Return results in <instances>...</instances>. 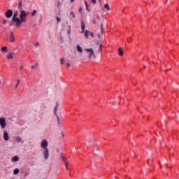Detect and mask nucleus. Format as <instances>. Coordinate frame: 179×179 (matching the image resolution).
I'll return each instance as SVG.
<instances>
[{
  "instance_id": "0eeeda50",
  "label": "nucleus",
  "mask_w": 179,
  "mask_h": 179,
  "mask_svg": "<svg viewBox=\"0 0 179 179\" xmlns=\"http://www.w3.org/2000/svg\"><path fill=\"white\" fill-rule=\"evenodd\" d=\"M62 161L64 163L66 169L68 170V164H69V162L68 161V159L64 156H62Z\"/></svg>"
},
{
  "instance_id": "58836bf2",
  "label": "nucleus",
  "mask_w": 179,
  "mask_h": 179,
  "mask_svg": "<svg viewBox=\"0 0 179 179\" xmlns=\"http://www.w3.org/2000/svg\"><path fill=\"white\" fill-rule=\"evenodd\" d=\"M92 23L94 24H96V20H93V21H92Z\"/></svg>"
},
{
  "instance_id": "f704fd0d",
  "label": "nucleus",
  "mask_w": 179,
  "mask_h": 179,
  "mask_svg": "<svg viewBox=\"0 0 179 179\" xmlns=\"http://www.w3.org/2000/svg\"><path fill=\"white\" fill-rule=\"evenodd\" d=\"M84 3H85V7L89 6V5H87V1H84Z\"/></svg>"
},
{
  "instance_id": "c756f323",
  "label": "nucleus",
  "mask_w": 179,
  "mask_h": 179,
  "mask_svg": "<svg viewBox=\"0 0 179 179\" xmlns=\"http://www.w3.org/2000/svg\"><path fill=\"white\" fill-rule=\"evenodd\" d=\"M56 19H57V23H59V22H61V19L59 17H56Z\"/></svg>"
},
{
  "instance_id": "dca6fc26",
  "label": "nucleus",
  "mask_w": 179,
  "mask_h": 179,
  "mask_svg": "<svg viewBox=\"0 0 179 179\" xmlns=\"http://www.w3.org/2000/svg\"><path fill=\"white\" fill-rule=\"evenodd\" d=\"M20 172V171L19 170V169H15L14 171H13V174L15 176H17V174H19V173Z\"/></svg>"
},
{
  "instance_id": "c03bdc74",
  "label": "nucleus",
  "mask_w": 179,
  "mask_h": 179,
  "mask_svg": "<svg viewBox=\"0 0 179 179\" xmlns=\"http://www.w3.org/2000/svg\"><path fill=\"white\" fill-rule=\"evenodd\" d=\"M80 10H82V8H80L79 11L80 12Z\"/></svg>"
},
{
  "instance_id": "a19ab883",
  "label": "nucleus",
  "mask_w": 179,
  "mask_h": 179,
  "mask_svg": "<svg viewBox=\"0 0 179 179\" xmlns=\"http://www.w3.org/2000/svg\"><path fill=\"white\" fill-rule=\"evenodd\" d=\"M40 43H38V42L36 43L35 45H39Z\"/></svg>"
},
{
  "instance_id": "20e7f679",
  "label": "nucleus",
  "mask_w": 179,
  "mask_h": 179,
  "mask_svg": "<svg viewBox=\"0 0 179 179\" xmlns=\"http://www.w3.org/2000/svg\"><path fill=\"white\" fill-rule=\"evenodd\" d=\"M85 51L87 52H90L89 54V59H92V57H94V50H93L92 48H87L85 49Z\"/></svg>"
},
{
  "instance_id": "a18cd8bd",
  "label": "nucleus",
  "mask_w": 179,
  "mask_h": 179,
  "mask_svg": "<svg viewBox=\"0 0 179 179\" xmlns=\"http://www.w3.org/2000/svg\"><path fill=\"white\" fill-rule=\"evenodd\" d=\"M62 136H64V133H62Z\"/></svg>"
},
{
  "instance_id": "4c0bfd02",
  "label": "nucleus",
  "mask_w": 179,
  "mask_h": 179,
  "mask_svg": "<svg viewBox=\"0 0 179 179\" xmlns=\"http://www.w3.org/2000/svg\"><path fill=\"white\" fill-rule=\"evenodd\" d=\"M92 3H94V5H95V3H96V0H92Z\"/></svg>"
},
{
  "instance_id": "f03ea898",
  "label": "nucleus",
  "mask_w": 179,
  "mask_h": 179,
  "mask_svg": "<svg viewBox=\"0 0 179 179\" xmlns=\"http://www.w3.org/2000/svg\"><path fill=\"white\" fill-rule=\"evenodd\" d=\"M26 16H27V14H26V11L21 10L20 17L22 23L26 22Z\"/></svg>"
},
{
  "instance_id": "49530a36",
  "label": "nucleus",
  "mask_w": 179,
  "mask_h": 179,
  "mask_svg": "<svg viewBox=\"0 0 179 179\" xmlns=\"http://www.w3.org/2000/svg\"><path fill=\"white\" fill-rule=\"evenodd\" d=\"M0 85H1V80H0Z\"/></svg>"
},
{
  "instance_id": "bb28decb",
  "label": "nucleus",
  "mask_w": 179,
  "mask_h": 179,
  "mask_svg": "<svg viewBox=\"0 0 179 179\" xmlns=\"http://www.w3.org/2000/svg\"><path fill=\"white\" fill-rule=\"evenodd\" d=\"M64 61H65V59H64V58H62V59H60V64H61V65H63V64H64Z\"/></svg>"
},
{
  "instance_id": "7ed1b4c3",
  "label": "nucleus",
  "mask_w": 179,
  "mask_h": 179,
  "mask_svg": "<svg viewBox=\"0 0 179 179\" xmlns=\"http://www.w3.org/2000/svg\"><path fill=\"white\" fill-rule=\"evenodd\" d=\"M12 22L13 23L15 22L16 27H19L20 26H22V23L23 22V21H22V20H20V18H15V20H12Z\"/></svg>"
},
{
  "instance_id": "2eb2a0df",
  "label": "nucleus",
  "mask_w": 179,
  "mask_h": 179,
  "mask_svg": "<svg viewBox=\"0 0 179 179\" xmlns=\"http://www.w3.org/2000/svg\"><path fill=\"white\" fill-rule=\"evenodd\" d=\"M57 110H58V102L56 103V106L54 108V114L57 116Z\"/></svg>"
},
{
  "instance_id": "393cba45",
  "label": "nucleus",
  "mask_w": 179,
  "mask_h": 179,
  "mask_svg": "<svg viewBox=\"0 0 179 179\" xmlns=\"http://www.w3.org/2000/svg\"><path fill=\"white\" fill-rule=\"evenodd\" d=\"M36 66H38V63H35V65H32L31 66V69H34V68H36Z\"/></svg>"
},
{
  "instance_id": "6e6552de",
  "label": "nucleus",
  "mask_w": 179,
  "mask_h": 179,
  "mask_svg": "<svg viewBox=\"0 0 179 179\" xmlns=\"http://www.w3.org/2000/svg\"><path fill=\"white\" fill-rule=\"evenodd\" d=\"M117 51H118L120 57L124 56V49H122V48H118Z\"/></svg>"
},
{
  "instance_id": "aec40b11",
  "label": "nucleus",
  "mask_w": 179,
  "mask_h": 179,
  "mask_svg": "<svg viewBox=\"0 0 179 179\" xmlns=\"http://www.w3.org/2000/svg\"><path fill=\"white\" fill-rule=\"evenodd\" d=\"M16 141H17V143H20V142H22V137L17 136L16 138Z\"/></svg>"
},
{
  "instance_id": "6ab92c4d",
  "label": "nucleus",
  "mask_w": 179,
  "mask_h": 179,
  "mask_svg": "<svg viewBox=\"0 0 179 179\" xmlns=\"http://www.w3.org/2000/svg\"><path fill=\"white\" fill-rule=\"evenodd\" d=\"M85 38H89V31L88 30H85Z\"/></svg>"
},
{
  "instance_id": "9d476101",
  "label": "nucleus",
  "mask_w": 179,
  "mask_h": 179,
  "mask_svg": "<svg viewBox=\"0 0 179 179\" xmlns=\"http://www.w3.org/2000/svg\"><path fill=\"white\" fill-rule=\"evenodd\" d=\"M3 139L4 141H9V134H8V132L4 131L3 133Z\"/></svg>"
},
{
  "instance_id": "c85d7f7f",
  "label": "nucleus",
  "mask_w": 179,
  "mask_h": 179,
  "mask_svg": "<svg viewBox=\"0 0 179 179\" xmlns=\"http://www.w3.org/2000/svg\"><path fill=\"white\" fill-rule=\"evenodd\" d=\"M86 10H87V12L90 13V9H89V6H87L86 7Z\"/></svg>"
},
{
  "instance_id": "7c9ffc66",
  "label": "nucleus",
  "mask_w": 179,
  "mask_h": 179,
  "mask_svg": "<svg viewBox=\"0 0 179 179\" xmlns=\"http://www.w3.org/2000/svg\"><path fill=\"white\" fill-rule=\"evenodd\" d=\"M131 41H132V38H127V42L131 43Z\"/></svg>"
},
{
  "instance_id": "a878e982",
  "label": "nucleus",
  "mask_w": 179,
  "mask_h": 179,
  "mask_svg": "<svg viewBox=\"0 0 179 179\" xmlns=\"http://www.w3.org/2000/svg\"><path fill=\"white\" fill-rule=\"evenodd\" d=\"M100 27H101V32L103 33L104 29H103V23L101 24Z\"/></svg>"
},
{
  "instance_id": "4468645a",
  "label": "nucleus",
  "mask_w": 179,
  "mask_h": 179,
  "mask_svg": "<svg viewBox=\"0 0 179 179\" xmlns=\"http://www.w3.org/2000/svg\"><path fill=\"white\" fill-rule=\"evenodd\" d=\"M76 48L78 52H83V50L82 49V47L79 45V44L77 45Z\"/></svg>"
},
{
  "instance_id": "423d86ee",
  "label": "nucleus",
  "mask_w": 179,
  "mask_h": 179,
  "mask_svg": "<svg viewBox=\"0 0 179 179\" xmlns=\"http://www.w3.org/2000/svg\"><path fill=\"white\" fill-rule=\"evenodd\" d=\"M12 15H13V11H12V10H8L5 14V16L7 17V19H10V17H12Z\"/></svg>"
},
{
  "instance_id": "e433bc0d",
  "label": "nucleus",
  "mask_w": 179,
  "mask_h": 179,
  "mask_svg": "<svg viewBox=\"0 0 179 179\" xmlns=\"http://www.w3.org/2000/svg\"><path fill=\"white\" fill-rule=\"evenodd\" d=\"M90 36H92V37H94V35L93 34V32H90Z\"/></svg>"
},
{
  "instance_id": "9b49d317",
  "label": "nucleus",
  "mask_w": 179,
  "mask_h": 179,
  "mask_svg": "<svg viewBox=\"0 0 179 179\" xmlns=\"http://www.w3.org/2000/svg\"><path fill=\"white\" fill-rule=\"evenodd\" d=\"M11 162L13 163H16V162H19V157L15 156L11 159Z\"/></svg>"
},
{
  "instance_id": "473e14b6",
  "label": "nucleus",
  "mask_w": 179,
  "mask_h": 179,
  "mask_svg": "<svg viewBox=\"0 0 179 179\" xmlns=\"http://www.w3.org/2000/svg\"><path fill=\"white\" fill-rule=\"evenodd\" d=\"M57 118V122L59 124V125L61 124V122H59V117H58V115L56 116Z\"/></svg>"
},
{
  "instance_id": "ddd939ff",
  "label": "nucleus",
  "mask_w": 179,
  "mask_h": 179,
  "mask_svg": "<svg viewBox=\"0 0 179 179\" xmlns=\"http://www.w3.org/2000/svg\"><path fill=\"white\" fill-rule=\"evenodd\" d=\"M17 15H19V12L15 11L13 14L12 20H15V19H17Z\"/></svg>"
},
{
  "instance_id": "2f4dec72",
  "label": "nucleus",
  "mask_w": 179,
  "mask_h": 179,
  "mask_svg": "<svg viewBox=\"0 0 179 179\" xmlns=\"http://www.w3.org/2000/svg\"><path fill=\"white\" fill-rule=\"evenodd\" d=\"M20 83V80H17V84L15 85V89L17 87V86H18Z\"/></svg>"
},
{
  "instance_id": "4be33fe9",
  "label": "nucleus",
  "mask_w": 179,
  "mask_h": 179,
  "mask_svg": "<svg viewBox=\"0 0 179 179\" xmlns=\"http://www.w3.org/2000/svg\"><path fill=\"white\" fill-rule=\"evenodd\" d=\"M104 9H107V10H110V6L108 4H105Z\"/></svg>"
},
{
  "instance_id": "72a5a7b5",
  "label": "nucleus",
  "mask_w": 179,
  "mask_h": 179,
  "mask_svg": "<svg viewBox=\"0 0 179 179\" xmlns=\"http://www.w3.org/2000/svg\"><path fill=\"white\" fill-rule=\"evenodd\" d=\"M66 65L67 68H71V64L66 63Z\"/></svg>"
},
{
  "instance_id": "79ce46f5",
  "label": "nucleus",
  "mask_w": 179,
  "mask_h": 179,
  "mask_svg": "<svg viewBox=\"0 0 179 179\" xmlns=\"http://www.w3.org/2000/svg\"><path fill=\"white\" fill-rule=\"evenodd\" d=\"M71 3H73L75 2V0H71Z\"/></svg>"
},
{
  "instance_id": "1a4fd4ad",
  "label": "nucleus",
  "mask_w": 179,
  "mask_h": 179,
  "mask_svg": "<svg viewBox=\"0 0 179 179\" xmlns=\"http://www.w3.org/2000/svg\"><path fill=\"white\" fill-rule=\"evenodd\" d=\"M9 40L10 43H13L15 41V36H13V32H10Z\"/></svg>"
},
{
  "instance_id": "c9c22d12",
  "label": "nucleus",
  "mask_w": 179,
  "mask_h": 179,
  "mask_svg": "<svg viewBox=\"0 0 179 179\" xmlns=\"http://www.w3.org/2000/svg\"><path fill=\"white\" fill-rule=\"evenodd\" d=\"M8 21H6V20H3V24H6Z\"/></svg>"
},
{
  "instance_id": "37998d69",
  "label": "nucleus",
  "mask_w": 179,
  "mask_h": 179,
  "mask_svg": "<svg viewBox=\"0 0 179 179\" xmlns=\"http://www.w3.org/2000/svg\"><path fill=\"white\" fill-rule=\"evenodd\" d=\"M68 34H71V29H69V30L68 31Z\"/></svg>"
},
{
  "instance_id": "b1692460",
  "label": "nucleus",
  "mask_w": 179,
  "mask_h": 179,
  "mask_svg": "<svg viewBox=\"0 0 179 179\" xmlns=\"http://www.w3.org/2000/svg\"><path fill=\"white\" fill-rule=\"evenodd\" d=\"M70 16H72L73 19H75V17H76L75 13L71 12V13H70Z\"/></svg>"
},
{
  "instance_id": "f257e3e1",
  "label": "nucleus",
  "mask_w": 179,
  "mask_h": 179,
  "mask_svg": "<svg viewBox=\"0 0 179 179\" xmlns=\"http://www.w3.org/2000/svg\"><path fill=\"white\" fill-rule=\"evenodd\" d=\"M41 146L43 149V157L45 160L48 159V157L50 156V154L48 152V148L47 147L48 146V141L47 140L43 139L42 140L41 143Z\"/></svg>"
},
{
  "instance_id": "5701e85b",
  "label": "nucleus",
  "mask_w": 179,
  "mask_h": 179,
  "mask_svg": "<svg viewBox=\"0 0 179 179\" xmlns=\"http://www.w3.org/2000/svg\"><path fill=\"white\" fill-rule=\"evenodd\" d=\"M36 13H37V10H34L32 11L31 16H32V17L36 16Z\"/></svg>"
},
{
  "instance_id": "ea45409f",
  "label": "nucleus",
  "mask_w": 179,
  "mask_h": 179,
  "mask_svg": "<svg viewBox=\"0 0 179 179\" xmlns=\"http://www.w3.org/2000/svg\"><path fill=\"white\" fill-rule=\"evenodd\" d=\"M20 69V71H22L23 70V66H21Z\"/></svg>"
},
{
  "instance_id": "a211bd4d",
  "label": "nucleus",
  "mask_w": 179,
  "mask_h": 179,
  "mask_svg": "<svg viewBox=\"0 0 179 179\" xmlns=\"http://www.w3.org/2000/svg\"><path fill=\"white\" fill-rule=\"evenodd\" d=\"M1 51H3L4 52H8V47H6V46L2 47Z\"/></svg>"
},
{
  "instance_id": "cd10ccee",
  "label": "nucleus",
  "mask_w": 179,
  "mask_h": 179,
  "mask_svg": "<svg viewBox=\"0 0 179 179\" xmlns=\"http://www.w3.org/2000/svg\"><path fill=\"white\" fill-rule=\"evenodd\" d=\"M103 50V44H100V45H99V51H101Z\"/></svg>"
},
{
  "instance_id": "f3484780",
  "label": "nucleus",
  "mask_w": 179,
  "mask_h": 179,
  "mask_svg": "<svg viewBox=\"0 0 179 179\" xmlns=\"http://www.w3.org/2000/svg\"><path fill=\"white\" fill-rule=\"evenodd\" d=\"M7 58H8V59H12V58H13V53H9L7 55Z\"/></svg>"
},
{
  "instance_id": "412c9836",
  "label": "nucleus",
  "mask_w": 179,
  "mask_h": 179,
  "mask_svg": "<svg viewBox=\"0 0 179 179\" xmlns=\"http://www.w3.org/2000/svg\"><path fill=\"white\" fill-rule=\"evenodd\" d=\"M18 9H19L20 10H22V0H20V1H19V3H18Z\"/></svg>"
},
{
  "instance_id": "39448f33",
  "label": "nucleus",
  "mask_w": 179,
  "mask_h": 179,
  "mask_svg": "<svg viewBox=\"0 0 179 179\" xmlns=\"http://www.w3.org/2000/svg\"><path fill=\"white\" fill-rule=\"evenodd\" d=\"M0 125L1 128H5V127H6V120L5 117H0Z\"/></svg>"
},
{
  "instance_id": "f8f14e48",
  "label": "nucleus",
  "mask_w": 179,
  "mask_h": 179,
  "mask_svg": "<svg viewBox=\"0 0 179 179\" xmlns=\"http://www.w3.org/2000/svg\"><path fill=\"white\" fill-rule=\"evenodd\" d=\"M85 22H83V21H81V33H85Z\"/></svg>"
}]
</instances>
